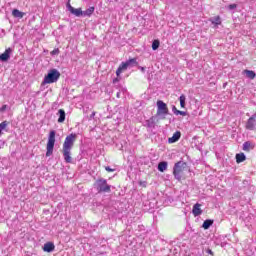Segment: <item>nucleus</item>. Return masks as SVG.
<instances>
[{
  "mask_svg": "<svg viewBox=\"0 0 256 256\" xmlns=\"http://www.w3.org/2000/svg\"><path fill=\"white\" fill-rule=\"evenodd\" d=\"M59 118H58V123H64L65 122V110L60 109L58 111Z\"/></svg>",
  "mask_w": 256,
  "mask_h": 256,
  "instance_id": "obj_17",
  "label": "nucleus"
},
{
  "mask_svg": "<svg viewBox=\"0 0 256 256\" xmlns=\"http://www.w3.org/2000/svg\"><path fill=\"white\" fill-rule=\"evenodd\" d=\"M66 7L72 15H75V17H83V10L81 8H74L70 3H67Z\"/></svg>",
  "mask_w": 256,
  "mask_h": 256,
  "instance_id": "obj_7",
  "label": "nucleus"
},
{
  "mask_svg": "<svg viewBox=\"0 0 256 256\" xmlns=\"http://www.w3.org/2000/svg\"><path fill=\"white\" fill-rule=\"evenodd\" d=\"M139 69L142 71V73H145V67H139Z\"/></svg>",
  "mask_w": 256,
  "mask_h": 256,
  "instance_id": "obj_34",
  "label": "nucleus"
},
{
  "mask_svg": "<svg viewBox=\"0 0 256 256\" xmlns=\"http://www.w3.org/2000/svg\"><path fill=\"white\" fill-rule=\"evenodd\" d=\"M117 97H119V92L117 93Z\"/></svg>",
  "mask_w": 256,
  "mask_h": 256,
  "instance_id": "obj_36",
  "label": "nucleus"
},
{
  "mask_svg": "<svg viewBox=\"0 0 256 256\" xmlns=\"http://www.w3.org/2000/svg\"><path fill=\"white\" fill-rule=\"evenodd\" d=\"M51 53L52 55H59V49H55Z\"/></svg>",
  "mask_w": 256,
  "mask_h": 256,
  "instance_id": "obj_31",
  "label": "nucleus"
},
{
  "mask_svg": "<svg viewBox=\"0 0 256 256\" xmlns=\"http://www.w3.org/2000/svg\"><path fill=\"white\" fill-rule=\"evenodd\" d=\"M55 135V130L50 131L46 146V157H51V155H53V149H55Z\"/></svg>",
  "mask_w": 256,
  "mask_h": 256,
  "instance_id": "obj_6",
  "label": "nucleus"
},
{
  "mask_svg": "<svg viewBox=\"0 0 256 256\" xmlns=\"http://www.w3.org/2000/svg\"><path fill=\"white\" fill-rule=\"evenodd\" d=\"M11 53H13L11 48L6 49L4 53L0 54V61L7 62L8 59H11Z\"/></svg>",
  "mask_w": 256,
  "mask_h": 256,
  "instance_id": "obj_10",
  "label": "nucleus"
},
{
  "mask_svg": "<svg viewBox=\"0 0 256 256\" xmlns=\"http://www.w3.org/2000/svg\"><path fill=\"white\" fill-rule=\"evenodd\" d=\"M192 213H193L194 217H199V215H201V213H203V210H201V204L196 203L193 206Z\"/></svg>",
  "mask_w": 256,
  "mask_h": 256,
  "instance_id": "obj_12",
  "label": "nucleus"
},
{
  "mask_svg": "<svg viewBox=\"0 0 256 256\" xmlns=\"http://www.w3.org/2000/svg\"><path fill=\"white\" fill-rule=\"evenodd\" d=\"M243 73L248 79H255L256 77L255 71L253 70H244Z\"/></svg>",
  "mask_w": 256,
  "mask_h": 256,
  "instance_id": "obj_16",
  "label": "nucleus"
},
{
  "mask_svg": "<svg viewBox=\"0 0 256 256\" xmlns=\"http://www.w3.org/2000/svg\"><path fill=\"white\" fill-rule=\"evenodd\" d=\"M95 13V7H89L87 10L82 11V17H91Z\"/></svg>",
  "mask_w": 256,
  "mask_h": 256,
  "instance_id": "obj_14",
  "label": "nucleus"
},
{
  "mask_svg": "<svg viewBox=\"0 0 256 256\" xmlns=\"http://www.w3.org/2000/svg\"><path fill=\"white\" fill-rule=\"evenodd\" d=\"M94 187L98 193H111V185L107 184V180L104 178L96 180Z\"/></svg>",
  "mask_w": 256,
  "mask_h": 256,
  "instance_id": "obj_3",
  "label": "nucleus"
},
{
  "mask_svg": "<svg viewBox=\"0 0 256 256\" xmlns=\"http://www.w3.org/2000/svg\"><path fill=\"white\" fill-rule=\"evenodd\" d=\"M90 117H91V119H93L95 117V112H92Z\"/></svg>",
  "mask_w": 256,
  "mask_h": 256,
  "instance_id": "obj_35",
  "label": "nucleus"
},
{
  "mask_svg": "<svg viewBox=\"0 0 256 256\" xmlns=\"http://www.w3.org/2000/svg\"><path fill=\"white\" fill-rule=\"evenodd\" d=\"M255 126H256V113L248 119L246 123V129H248L249 131H253V129H255Z\"/></svg>",
  "mask_w": 256,
  "mask_h": 256,
  "instance_id": "obj_9",
  "label": "nucleus"
},
{
  "mask_svg": "<svg viewBox=\"0 0 256 256\" xmlns=\"http://www.w3.org/2000/svg\"><path fill=\"white\" fill-rule=\"evenodd\" d=\"M105 170H106L108 173H113V171H115V169H112V168L109 167V166H106V167H105Z\"/></svg>",
  "mask_w": 256,
  "mask_h": 256,
  "instance_id": "obj_28",
  "label": "nucleus"
},
{
  "mask_svg": "<svg viewBox=\"0 0 256 256\" xmlns=\"http://www.w3.org/2000/svg\"><path fill=\"white\" fill-rule=\"evenodd\" d=\"M12 15L13 17H16V19H23V17L25 16V13L19 11L18 9H14L12 11Z\"/></svg>",
  "mask_w": 256,
  "mask_h": 256,
  "instance_id": "obj_15",
  "label": "nucleus"
},
{
  "mask_svg": "<svg viewBox=\"0 0 256 256\" xmlns=\"http://www.w3.org/2000/svg\"><path fill=\"white\" fill-rule=\"evenodd\" d=\"M156 105H157L156 116L159 117V119H166L165 116L169 115V108L167 107L165 102H163L162 100H158Z\"/></svg>",
  "mask_w": 256,
  "mask_h": 256,
  "instance_id": "obj_5",
  "label": "nucleus"
},
{
  "mask_svg": "<svg viewBox=\"0 0 256 256\" xmlns=\"http://www.w3.org/2000/svg\"><path fill=\"white\" fill-rule=\"evenodd\" d=\"M179 139H181V132L177 131L168 139V143H177Z\"/></svg>",
  "mask_w": 256,
  "mask_h": 256,
  "instance_id": "obj_13",
  "label": "nucleus"
},
{
  "mask_svg": "<svg viewBox=\"0 0 256 256\" xmlns=\"http://www.w3.org/2000/svg\"><path fill=\"white\" fill-rule=\"evenodd\" d=\"M251 149H253V145H251V142H244L243 151H251Z\"/></svg>",
  "mask_w": 256,
  "mask_h": 256,
  "instance_id": "obj_23",
  "label": "nucleus"
},
{
  "mask_svg": "<svg viewBox=\"0 0 256 256\" xmlns=\"http://www.w3.org/2000/svg\"><path fill=\"white\" fill-rule=\"evenodd\" d=\"M187 168V163L183 161H179L175 163L173 168V175L177 181H181L183 177V171Z\"/></svg>",
  "mask_w": 256,
  "mask_h": 256,
  "instance_id": "obj_4",
  "label": "nucleus"
},
{
  "mask_svg": "<svg viewBox=\"0 0 256 256\" xmlns=\"http://www.w3.org/2000/svg\"><path fill=\"white\" fill-rule=\"evenodd\" d=\"M61 77V73L57 69L49 70L48 74L44 77L42 85H49L51 83H57Z\"/></svg>",
  "mask_w": 256,
  "mask_h": 256,
  "instance_id": "obj_2",
  "label": "nucleus"
},
{
  "mask_svg": "<svg viewBox=\"0 0 256 256\" xmlns=\"http://www.w3.org/2000/svg\"><path fill=\"white\" fill-rule=\"evenodd\" d=\"M206 253H208L209 255H213V251L211 249H207Z\"/></svg>",
  "mask_w": 256,
  "mask_h": 256,
  "instance_id": "obj_33",
  "label": "nucleus"
},
{
  "mask_svg": "<svg viewBox=\"0 0 256 256\" xmlns=\"http://www.w3.org/2000/svg\"><path fill=\"white\" fill-rule=\"evenodd\" d=\"M121 73H123V70H122L121 68H118V69L116 70V75H117V77H119V75H121Z\"/></svg>",
  "mask_w": 256,
  "mask_h": 256,
  "instance_id": "obj_29",
  "label": "nucleus"
},
{
  "mask_svg": "<svg viewBox=\"0 0 256 256\" xmlns=\"http://www.w3.org/2000/svg\"><path fill=\"white\" fill-rule=\"evenodd\" d=\"M77 139V134H70L65 138L63 143L62 153L64 157V161L66 163H71L73 159L71 158V150L73 149V145H75V141Z\"/></svg>",
  "mask_w": 256,
  "mask_h": 256,
  "instance_id": "obj_1",
  "label": "nucleus"
},
{
  "mask_svg": "<svg viewBox=\"0 0 256 256\" xmlns=\"http://www.w3.org/2000/svg\"><path fill=\"white\" fill-rule=\"evenodd\" d=\"M245 159H247V157L245 156V153L236 154V162L237 163H243V161H245Z\"/></svg>",
  "mask_w": 256,
  "mask_h": 256,
  "instance_id": "obj_19",
  "label": "nucleus"
},
{
  "mask_svg": "<svg viewBox=\"0 0 256 256\" xmlns=\"http://www.w3.org/2000/svg\"><path fill=\"white\" fill-rule=\"evenodd\" d=\"M229 9H237V4H231V5H229Z\"/></svg>",
  "mask_w": 256,
  "mask_h": 256,
  "instance_id": "obj_32",
  "label": "nucleus"
},
{
  "mask_svg": "<svg viewBox=\"0 0 256 256\" xmlns=\"http://www.w3.org/2000/svg\"><path fill=\"white\" fill-rule=\"evenodd\" d=\"M155 119H157V117L153 116L149 120H147L146 122L147 127L155 128Z\"/></svg>",
  "mask_w": 256,
  "mask_h": 256,
  "instance_id": "obj_20",
  "label": "nucleus"
},
{
  "mask_svg": "<svg viewBox=\"0 0 256 256\" xmlns=\"http://www.w3.org/2000/svg\"><path fill=\"white\" fill-rule=\"evenodd\" d=\"M133 65H137V59L135 58H132L126 62H122L118 68H120L122 71H125L128 67H132Z\"/></svg>",
  "mask_w": 256,
  "mask_h": 256,
  "instance_id": "obj_8",
  "label": "nucleus"
},
{
  "mask_svg": "<svg viewBox=\"0 0 256 256\" xmlns=\"http://www.w3.org/2000/svg\"><path fill=\"white\" fill-rule=\"evenodd\" d=\"M211 225H213V220H205L202 227H203V229H209V227H211Z\"/></svg>",
  "mask_w": 256,
  "mask_h": 256,
  "instance_id": "obj_24",
  "label": "nucleus"
},
{
  "mask_svg": "<svg viewBox=\"0 0 256 256\" xmlns=\"http://www.w3.org/2000/svg\"><path fill=\"white\" fill-rule=\"evenodd\" d=\"M43 251H45L46 253H53V251H55V244H53L52 242L45 243L43 246Z\"/></svg>",
  "mask_w": 256,
  "mask_h": 256,
  "instance_id": "obj_11",
  "label": "nucleus"
},
{
  "mask_svg": "<svg viewBox=\"0 0 256 256\" xmlns=\"http://www.w3.org/2000/svg\"><path fill=\"white\" fill-rule=\"evenodd\" d=\"M159 45H160L159 40H154L152 42V49H153V51H157V49H159Z\"/></svg>",
  "mask_w": 256,
  "mask_h": 256,
  "instance_id": "obj_26",
  "label": "nucleus"
},
{
  "mask_svg": "<svg viewBox=\"0 0 256 256\" xmlns=\"http://www.w3.org/2000/svg\"><path fill=\"white\" fill-rule=\"evenodd\" d=\"M7 125H9V123H7V121L0 123V135H1L2 131H5V129H7Z\"/></svg>",
  "mask_w": 256,
  "mask_h": 256,
  "instance_id": "obj_27",
  "label": "nucleus"
},
{
  "mask_svg": "<svg viewBox=\"0 0 256 256\" xmlns=\"http://www.w3.org/2000/svg\"><path fill=\"white\" fill-rule=\"evenodd\" d=\"M172 111H173L174 115H182V117H185L187 115V112L180 111L175 106L172 107Z\"/></svg>",
  "mask_w": 256,
  "mask_h": 256,
  "instance_id": "obj_21",
  "label": "nucleus"
},
{
  "mask_svg": "<svg viewBox=\"0 0 256 256\" xmlns=\"http://www.w3.org/2000/svg\"><path fill=\"white\" fill-rule=\"evenodd\" d=\"M186 97L184 94H182L180 97H179V101H180V107H182L184 109L185 107V101H186Z\"/></svg>",
  "mask_w": 256,
  "mask_h": 256,
  "instance_id": "obj_25",
  "label": "nucleus"
},
{
  "mask_svg": "<svg viewBox=\"0 0 256 256\" xmlns=\"http://www.w3.org/2000/svg\"><path fill=\"white\" fill-rule=\"evenodd\" d=\"M212 25H221V17L216 16L210 19Z\"/></svg>",
  "mask_w": 256,
  "mask_h": 256,
  "instance_id": "obj_22",
  "label": "nucleus"
},
{
  "mask_svg": "<svg viewBox=\"0 0 256 256\" xmlns=\"http://www.w3.org/2000/svg\"><path fill=\"white\" fill-rule=\"evenodd\" d=\"M0 111H1V113L7 111V105H3V106L0 108Z\"/></svg>",
  "mask_w": 256,
  "mask_h": 256,
  "instance_id": "obj_30",
  "label": "nucleus"
},
{
  "mask_svg": "<svg viewBox=\"0 0 256 256\" xmlns=\"http://www.w3.org/2000/svg\"><path fill=\"white\" fill-rule=\"evenodd\" d=\"M158 171H160L161 173L167 171V162L166 161L160 162L158 164Z\"/></svg>",
  "mask_w": 256,
  "mask_h": 256,
  "instance_id": "obj_18",
  "label": "nucleus"
}]
</instances>
